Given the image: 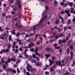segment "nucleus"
Masks as SVG:
<instances>
[{"label":"nucleus","mask_w":75,"mask_h":75,"mask_svg":"<svg viewBox=\"0 0 75 75\" xmlns=\"http://www.w3.org/2000/svg\"><path fill=\"white\" fill-rule=\"evenodd\" d=\"M8 35V34L7 33H5L2 37H1L0 38L4 40V39H5V37H6V36H7Z\"/></svg>","instance_id":"obj_1"},{"label":"nucleus","mask_w":75,"mask_h":75,"mask_svg":"<svg viewBox=\"0 0 75 75\" xmlns=\"http://www.w3.org/2000/svg\"><path fill=\"white\" fill-rule=\"evenodd\" d=\"M31 68H32V67L31 66H30V64L28 65L27 69L28 71H30V69H31Z\"/></svg>","instance_id":"obj_2"},{"label":"nucleus","mask_w":75,"mask_h":75,"mask_svg":"<svg viewBox=\"0 0 75 75\" xmlns=\"http://www.w3.org/2000/svg\"><path fill=\"white\" fill-rule=\"evenodd\" d=\"M11 61V59H10V58H8V60L5 63V64H6V65L7 66H8V63H9V62H10V61Z\"/></svg>","instance_id":"obj_3"},{"label":"nucleus","mask_w":75,"mask_h":75,"mask_svg":"<svg viewBox=\"0 0 75 75\" xmlns=\"http://www.w3.org/2000/svg\"><path fill=\"white\" fill-rule=\"evenodd\" d=\"M56 64L57 65H58L59 66H61V65H62V63H61V61L56 62Z\"/></svg>","instance_id":"obj_4"},{"label":"nucleus","mask_w":75,"mask_h":75,"mask_svg":"<svg viewBox=\"0 0 75 75\" xmlns=\"http://www.w3.org/2000/svg\"><path fill=\"white\" fill-rule=\"evenodd\" d=\"M35 54L37 55H38L39 57H40L41 58H44V57L43 56V55H41L40 54L38 53H36Z\"/></svg>","instance_id":"obj_5"},{"label":"nucleus","mask_w":75,"mask_h":75,"mask_svg":"<svg viewBox=\"0 0 75 75\" xmlns=\"http://www.w3.org/2000/svg\"><path fill=\"white\" fill-rule=\"evenodd\" d=\"M49 61L50 62V65H51L52 64H54V62H55V61L54 60H51L50 59L49 60Z\"/></svg>","instance_id":"obj_6"},{"label":"nucleus","mask_w":75,"mask_h":75,"mask_svg":"<svg viewBox=\"0 0 75 75\" xmlns=\"http://www.w3.org/2000/svg\"><path fill=\"white\" fill-rule=\"evenodd\" d=\"M2 51L3 52H6V53H7V52H9V50L8 49H6L5 50L4 49Z\"/></svg>","instance_id":"obj_7"},{"label":"nucleus","mask_w":75,"mask_h":75,"mask_svg":"<svg viewBox=\"0 0 75 75\" xmlns=\"http://www.w3.org/2000/svg\"><path fill=\"white\" fill-rule=\"evenodd\" d=\"M35 65L36 66H40V67H41V66H42V63H36V64H35Z\"/></svg>","instance_id":"obj_8"},{"label":"nucleus","mask_w":75,"mask_h":75,"mask_svg":"<svg viewBox=\"0 0 75 75\" xmlns=\"http://www.w3.org/2000/svg\"><path fill=\"white\" fill-rule=\"evenodd\" d=\"M50 48L49 47H47L45 49V50L47 52H50Z\"/></svg>","instance_id":"obj_9"},{"label":"nucleus","mask_w":75,"mask_h":75,"mask_svg":"<svg viewBox=\"0 0 75 75\" xmlns=\"http://www.w3.org/2000/svg\"><path fill=\"white\" fill-rule=\"evenodd\" d=\"M74 8H71L70 10V13L71 14H73L74 13Z\"/></svg>","instance_id":"obj_10"},{"label":"nucleus","mask_w":75,"mask_h":75,"mask_svg":"<svg viewBox=\"0 0 75 75\" xmlns=\"http://www.w3.org/2000/svg\"><path fill=\"white\" fill-rule=\"evenodd\" d=\"M70 36H71V34L69 33L68 36H67L66 38V40H68V38H69V37H70Z\"/></svg>","instance_id":"obj_11"},{"label":"nucleus","mask_w":75,"mask_h":75,"mask_svg":"<svg viewBox=\"0 0 75 75\" xmlns=\"http://www.w3.org/2000/svg\"><path fill=\"white\" fill-rule=\"evenodd\" d=\"M59 18L60 19H62V23H63V22L64 21V19L63 18H62V17L61 16H59Z\"/></svg>","instance_id":"obj_12"},{"label":"nucleus","mask_w":75,"mask_h":75,"mask_svg":"<svg viewBox=\"0 0 75 75\" xmlns=\"http://www.w3.org/2000/svg\"><path fill=\"white\" fill-rule=\"evenodd\" d=\"M17 9V6H15L13 8V10L14 11H15V10H16Z\"/></svg>","instance_id":"obj_13"},{"label":"nucleus","mask_w":75,"mask_h":75,"mask_svg":"<svg viewBox=\"0 0 75 75\" xmlns=\"http://www.w3.org/2000/svg\"><path fill=\"white\" fill-rule=\"evenodd\" d=\"M36 60L33 59L31 60V62L32 63H35V62H36Z\"/></svg>","instance_id":"obj_14"},{"label":"nucleus","mask_w":75,"mask_h":75,"mask_svg":"<svg viewBox=\"0 0 75 75\" xmlns=\"http://www.w3.org/2000/svg\"><path fill=\"white\" fill-rule=\"evenodd\" d=\"M50 71L51 72H52V71H54V68L52 67L51 68H50Z\"/></svg>","instance_id":"obj_15"},{"label":"nucleus","mask_w":75,"mask_h":75,"mask_svg":"<svg viewBox=\"0 0 75 75\" xmlns=\"http://www.w3.org/2000/svg\"><path fill=\"white\" fill-rule=\"evenodd\" d=\"M15 41H17V42H20V41H21V40H20L19 39V38H17L16 39H15Z\"/></svg>","instance_id":"obj_16"},{"label":"nucleus","mask_w":75,"mask_h":75,"mask_svg":"<svg viewBox=\"0 0 75 75\" xmlns=\"http://www.w3.org/2000/svg\"><path fill=\"white\" fill-rule=\"evenodd\" d=\"M32 44H33L32 43H31L29 45V47H27L26 48H28L29 47V48H30L33 46V45H32Z\"/></svg>","instance_id":"obj_17"},{"label":"nucleus","mask_w":75,"mask_h":75,"mask_svg":"<svg viewBox=\"0 0 75 75\" xmlns=\"http://www.w3.org/2000/svg\"><path fill=\"white\" fill-rule=\"evenodd\" d=\"M38 47H36L35 49V53H37V51H38Z\"/></svg>","instance_id":"obj_18"},{"label":"nucleus","mask_w":75,"mask_h":75,"mask_svg":"<svg viewBox=\"0 0 75 75\" xmlns=\"http://www.w3.org/2000/svg\"><path fill=\"white\" fill-rule=\"evenodd\" d=\"M69 10H66L65 11V12L67 14H68V13H69Z\"/></svg>","instance_id":"obj_19"},{"label":"nucleus","mask_w":75,"mask_h":75,"mask_svg":"<svg viewBox=\"0 0 75 75\" xmlns=\"http://www.w3.org/2000/svg\"><path fill=\"white\" fill-rule=\"evenodd\" d=\"M71 57L70 59H72V58L73 57V52H71Z\"/></svg>","instance_id":"obj_20"},{"label":"nucleus","mask_w":75,"mask_h":75,"mask_svg":"<svg viewBox=\"0 0 75 75\" xmlns=\"http://www.w3.org/2000/svg\"><path fill=\"white\" fill-rule=\"evenodd\" d=\"M2 66L4 69H6V66L5 65H3Z\"/></svg>","instance_id":"obj_21"},{"label":"nucleus","mask_w":75,"mask_h":75,"mask_svg":"<svg viewBox=\"0 0 75 75\" xmlns=\"http://www.w3.org/2000/svg\"><path fill=\"white\" fill-rule=\"evenodd\" d=\"M67 23V24H69L71 23V20L70 19L68 20V22Z\"/></svg>","instance_id":"obj_22"},{"label":"nucleus","mask_w":75,"mask_h":75,"mask_svg":"<svg viewBox=\"0 0 75 75\" xmlns=\"http://www.w3.org/2000/svg\"><path fill=\"white\" fill-rule=\"evenodd\" d=\"M20 32H18L16 34V37H18V36H19V35H20Z\"/></svg>","instance_id":"obj_23"},{"label":"nucleus","mask_w":75,"mask_h":75,"mask_svg":"<svg viewBox=\"0 0 75 75\" xmlns=\"http://www.w3.org/2000/svg\"><path fill=\"white\" fill-rule=\"evenodd\" d=\"M9 41H12V39H11V36H9Z\"/></svg>","instance_id":"obj_24"},{"label":"nucleus","mask_w":75,"mask_h":75,"mask_svg":"<svg viewBox=\"0 0 75 75\" xmlns=\"http://www.w3.org/2000/svg\"><path fill=\"white\" fill-rule=\"evenodd\" d=\"M70 48L71 49V50H73L74 49V47H73V45H71L70 46Z\"/></svg>","instance_id":"obj_25"},{"label":"nucleus","mask_w":75,"mask_h":75,"mask_svg":"<svg viewBox=\"0 0 75 75\" xmlns=\"http://www.w3.org/2000/svg\"><path fill=\"white\" fill-rule=\"evenodd\" d=\"M3 58L1 59V61L2 62V64H4V62H5V61L3 60Z\"/></svg>","instance_id":"obj_26"},{"label":"nucleus","mask_w":75,"mask_h":75,"mask_svg":"<svg viewBox=\"0 0 75 75\" xmlns=\"http://www.w3.org/2000/svg\"><path fill=\"white\" fill-rule=\"evenodd\" d=\"M24 56L26 58H28V55L27 54H25Z\"/></svg>","instance_id":"obj_27"},{"label":"nucleus","mask_w":75,"mask_h":75,"mask_svg":"<svg viewBox=\"0 0 75 75\" xmlns=\"http://www.w3.org/2000/svg\"><path fill=\"white\" fill-rule=\"evenodd\" d=\"M48 9H49V8L48 6H46L45 7V9L46 11H48Z\"/></svg>","instance_id":"obj_28"},{"label":"nucleus","mask_w":75,"mask_h":75,"mask_svg":"<svg viewBox=\"0 0 75 75\" xmlns=\"http://www.w3.org/2000/svg\"><path fill=\"white\" fill-rule=\"evenodd\" d=\"M6 71H11V68H8L6 70Z\"/></svg>","instance_id":"obj_29"},{"label":"nucleus","mask_w":75,"mask_h":75,"mask_svg":"<svg viewBox=\"0 0 75 75\" xmlns=\"http://www.w3.org/2000/svg\"><path fill=\"white\" fill-rule=\"evenodd\" d=\"M16 58H11V61H13L14 62L16 61Z\"/></svg>","instance_id":"obj_30"},{"label":"nucleus","mask_w":75,"mask_h":75,"mask_svg":"<svg viewBox=\"0 0 75 75\" xmlns=\"http://www.w3.org/2000/svg\"><path fill=\"white\" fill-rule=\"evenodd\" d=\"M30 51H34V48H30Z\"/></svg>","instance_id":"obj_31"},{"label":"nucleus","mask_w":75,"mask_h":75,"mask_svg":"<svg viewBox=\"0 0 75 75\" xmlns=\"http://www.w3.org/2000/svg\"><path fill=\"white\" fill-rule=\"evenodd\" d=\"M45 74L47 75H48L50 74V73L48 71H46L45 72Z\"/></svg>","instance_id":"obj_32"},{"label":"nucleus","mask_w":75,"mask_h":75,"mask_svg":"<svg viewBox=\"0 0 75 75\" xmlns=\"http://www.w3.org/2000/svg\"><path fill=\"white\" fill-rule=\"evenodd\" d=\"M59 19H57V20H56V24H58V23H59Z\"/></svg>","instance_id":"obj_33"},{"label":"nucleus","mask_w":75,"mask_h":75,"mask_svg":"<svg viewBox=\"0 0 75 75\" xmlns=\"http://www.w3.org/2000/svg\"><path fill=\"white\" fill-rule=\"evenodd\" d=\"M32 55H33V58H36V56L35 54H33Z\"/></svg>","instance_id":"obj_34"},{"label":"nucleus","mask_w":75,"mask_h":75,"mask_svg":"<svg viewBox=\"0 0 75 75\" xmlns=\"http://www.w3.org/2000/svg\"><path fill=\"white\" fill-rule=\"evenodd\" d=\"M18 50L17 49L15 50V53H17V52H18Z\"/></svg>","instance_id":"obj_35"},{"label":"nucleus","mask_w":75,"mask_h":75,"mask_svg":"<svg viewBox=\"0 0 75 75\" xmlns=\"http://www.w3.org/2000/svg\"><path fill=\"white\" fill-rule=\"evenodd\" d=\"M12 72L13 73H16V71L14 69L12 70Z\"/></svg>","instance_id":"obj_36"},{"label":"nucleus","mask_w":75,"mask_h":75,"mask_svg":"<svg viewBox=\"0 0 75 75\" xmlns=\"http://www.w3.org/2000/svg\"><path fill=\"white\" fill-rule=\"evenodd\" d=\"M11 13L12 14H13V15H15V14H16V13L13 11H12Z\"/></svg>","instance_id":"obj_37"},{"label":"nucleus","mask_w":75,"mask_h":75,"mask_svg":"<svg viewBox=\"0 0 75 75\" xmlns=\"http://www.w3.org/2000/svg\"><path fill=\"white\" fill-rule=\"evenodd\" d=\"M11 32L12 34H14V35H16V34L14 32H13L12 31H11Z\"/></svg>","instance_id":"obj_38"},{"label":"nucleus","mask_w":75,"mask_h":75,"mask_svg":"<svg viewBox=\"0 0 75 75\" xmlns=\"http://www.w3.org/2000/svg\"><path fill=\"white\" fill-rule=\"evenodd\" d=\"M17 69L18 73V74L20 73V70H19V69L18 68H17Z\"/></svg>","instance_id":"obj_39"},{"label":"nucleus","mask_w":75,"mask_h":75,"mask_svg":"<svg viewBox=\"0 0 75 75\" xmlns=\"http://www.w3.org/2000/svg\"><path fill=\"white\" fill-rule=\"evenodd\" d=\"M65 42H66V40L65 39H63V40H62V42L63 43H65Z\"/></svg>","instance_id":"obj_40"},{"label":"nucleus","mask_w":75,"mask_h":75,"mask_svg":"<svg viewBox=\"0 0 75 75\" xmlns=\"http://www.w3.org/2000/svg\"><path fill=\"white\" fill-rule=\"evenodd\" d=\"M8 1H9L10 3H12L13 2V0H8Z\"/></svg>","instance_id":"obj_41"},{"label":"nucleus","mask_w":75,"mask_h":75,"mask_svg":"<svg viewBox=\"0 0 75 75\" xmlns=\"http://www.w3.org/2000/svg\"><path fill=\"white\" fill-rule=\"evenodd\" d=\"M19 45H22V42H21V40L20 42H19Z\"/></svg>","instance_id":"obj_42"},{"label":"nucleus","mask_w":75,"mask_h":75,"mask_svg":"<svg viewBox=\"0 0 75 75\" xmlns=\"http://www.w3.org/2000/svg\"><path fill=\"white\" fill-rule=\"evenodd\" d=\"M64 2H61L60 3V5L61 6H64Z\"/></svg>","instance_id":"obj_43"},{"label":"nucleus","mask_w":75,"mask_h":75,"mask_svg":"<svg viewBox=\"0 0 75 75\" xmlns=\"http://www.w3.org/2000/svg\"><path fill=\"white\" fill-rule=\"evenodd\" d=\"M45 56L48 59V57H50V55L49 54H45Z\"/></svg>","instance_id":"obj_44"},{"label":"nucleus","mask_w":75,"mask_h":75,"mask_svg":"<svg viewBox=\"0 0 75 75\" xmlns=\"http://www.w3.org/2000/svg\"><path fill=\"white\" fill-rule=\"evenodd\" d=\"M54 4H56L57 3V1H56L55 0H54Z\"/></svg>","instance_id":"obj_45"},{"label":"nucleus","mask_w":75,"mask_h":75,"mask_svg":"<svg viewBox=\"0 0 75 75\" xmlns=\"http://www.w3.org/2000/svg\"><path fill=\"white\" fill-rule=\"evenodd\" d=\"M19 50H20V51H23V49L22 48V47H21L19 49Z\"/></svg>","instance_id":"obj_46"},{"label":"nucleus","mask_w":75,"mask_h":75,"mask_svg":"<svg viewBox=\"0 0 75 75\" xmlns=\"http://www.w3.org/2000/svg\"><path fill=\"white\" fill-rule=\"evenodd\" d=\"M40 41H41V40H39L37 42V45H39L40 44Z\"/></svg>","instance_id":"obj_47"},{"label":"nucleus","mask_w":75,"mask_h":75,"mask_svg":"<svg viewBox=\"0 0 75 75\" xmlns=\"http://www.w3.org/2000/svg\"><path fill=\"white\" fill-rule=\"evenodd\" d=\"M68 6V5H67V4H64V5H63V7H67V6Z\"/></svg>","instance_id":"obj_48"},{"label":"nucleus","mask_w":75,"mask_h":75,"mask_svg":"<svg viewBox=\"0 0 75 75\" xmlns=\"http://www.w3.org/2000/svg\"><path fill=\"white\" fill-rule=\"evenodd\" d=\"M72 3L70 2L69 4L70 6V7H72Z\"/></svg>","instance_id":"obj_49"},{"label":"nucleus","mask_w":75,"mask_h":75,"mask_svg":"<svg viewBox=\"0 0 75 75\" xmlns=\"http://www.w3.org/2000/svg\"><path fill=\"white\" fill-rule=\"evenodd\" d=\"M16 44H17V42H16V41H14L13 45H15Z\"/></svg>","instance_id":"obj_50"},{"label":"nucleus","mask_w":75,"mask_h":75,"mask_svg":"<svg viewBox=\"0 0 75 75\" xmlns=\"http://www.w3.org/2000/svg\"><path fill=\"white\" fill-rule=\"evenodd\" d=\"M18 5L19 8H20V7H21V4H20V3L18 4Z\"/></svg>","instance_id":"obj_51"},{"label":"nucleus","mask_w":75,"mask_h":75,"mask_svg":"<svg viewBox=\"0 0 75 75\" xmlns=\"http://www.w3.org/2000/svg\"><path fill=\"white\" fill-rule=\"evenodd\" d=\"M36 59L37 61H39V60H40V58L38 57H36Z\"/></svg>","instance_id":"obj_52"},{"label":"nucleus","mask_w":75,"mask_h":75,"mask_svg":"<svg viewBox=\"0 0 75 75\" xmlns=\"http://www.w3.org/2000/svg\"><path fill=\"white\" fill-rule=\"evenodd\" d=\"M21 16H22V14L21 13L20 14V15L19 16V18H21Z\"/></svg>","instance_id":"obj_53"},{"label":"nucleus","mask_w":75,"mask_h":75,"mask_svg":"<svg viewBox=\"0 0 75 75\" xmlns=\"http://www.w3.org/2000/svg\"><path fill=\"white\" fill-rule=\"evenodd\" d=\"M35 26L36 27H40V24H38L36 25Z\"/></svg>","instance_id":"obj_54"},{"label":"nucleus","mask_w":75,"mask_h":75,"mask_svg":"<svg viewBox=\"0 0 75 75\" xmlns=\"http://www.w3.org/2000/svg\"><path fill=\"white\" fill-rule=\"evenodd\" d=\"M50 52H51L52 51H53V50L52 48H50Z\"/></svg>","instance_id":"obj_55"},{"label":"nucleus","mask_w":75,"mask_h":75,"mask_svg":"<svg viewBox=\"0 0 75 75\" xmlns=\"http://www.w3.org/2000/svg\"><path fill=\"white\" fill-rule=\"evenodd\" d=\"M67 54H68L69 53V49H68V48H67Z\"/></svg>","instance_id":"obj_56"},{"label":"nucleus","mask_w":75,"mask_h":75,"mask_svg":"<svg viewBox=\"0 0 75 75\" xmlns=\"http://www.w3.org/2000/svg\"><path fill=\"white\" fill-rule=\"evenodd\" d=\"M21 61L20 60V59H18V63H20V62Z\"/></svg>","instance_id":"obj_57"},{"label":"nucleus","mask_w":75,"mask_h":75,"mask_svg":"<svg viewBox=\"0 0 75 75\" xmlns=\"http://www.w3.org/2000/svg\"><path fill=\"white\" fill-rule=\"evenodd\" d=\"M61 14H65V12L64 11H62L61 12Z\"/></svg>","instance_id":"obj_58"},{"label":"nucleus","mask_w":75,"mask_h":75,"mask_svg":"<svg viewBox=\"0 0 75 75\" xmlns=\"http://www.w3.org/2000/svg\"><path fill=\"white\" fill-rule=\"evenodd\" d=\"M6 15V14L5 13H2V15L3 16H5Z\"/></svg>","instance_id":"obj_59"},{"label":"nucleus","mask_w":75,"mask_h":75,"mask_svg":"<svg viewBox=\"0 0 75 75\" xmlns=\"http://www.w3.org/2000/svg\"><path fill=\"white\" fill-rule=\"evenodd\" d=\"M26 73L27 75H31V74H30L28 72H27Z\"/></svg>","instance_id":"obj_60"},{"label":"nucleus","mask_w":75,"mask_h":75,"mask_svg":"<svg viewBox=\"0 0 75 75\" xmlns=\"http://www.w3.org/2000/svg\"><path fill=\"white\" fill-rule=\"evenodd\" d=\"M55 57H53L52 58V60H54V59H55Z\"/></svg>","instance_id":"obj_61"},{"label":"nucleus","mask_w":75,"mask_h":75,"mask_svg":"<svg viewBox=\"0 0 75 75\" xmlns=\"http://www.w3.org/2000/svg\"><path fill=\"white\" fill-rule=\"evenodd\" d=\"M36 28V26H34L33 27V30H35Z\"/></svg>","instance_id":"obj_62"},{"label":"nucleus","mask_w":75,"mask_h":75,"mask_svg":"<svg viewBox=\"0 0 75 75\" xmlns=\"http://www.w3.org/2000/svg\"><path fill=\"white\" fill-rule=\"evenodd\" d=\"M72 21L73 22H75V18L74 17V18L73 19Z\"/></svg>","instance_id":"obj_63"},{"label":"nucleus","mask_w":75,"mask_h":75,"mask_svg":"<svg viewBox=\"0 0 75 75\" xmlns=\"http://www.w3.org/2000/svg\"><path fill=\"white\" fill-rule=\"evenodd\" d=\"M64 75H68V73L67 72L64 74Z\"/></svg>","instance_id":"obj_64"}]
</instances>
